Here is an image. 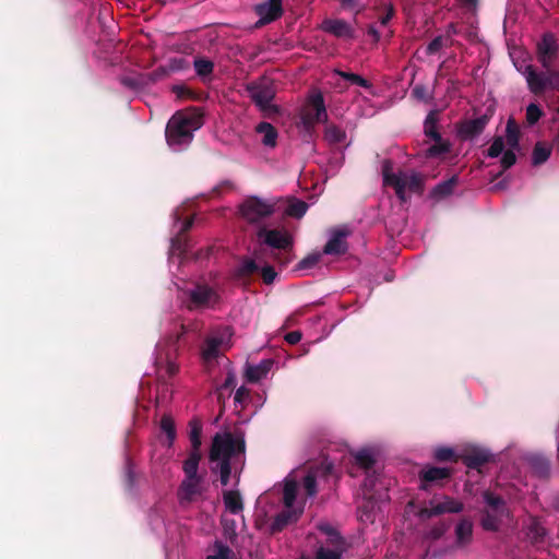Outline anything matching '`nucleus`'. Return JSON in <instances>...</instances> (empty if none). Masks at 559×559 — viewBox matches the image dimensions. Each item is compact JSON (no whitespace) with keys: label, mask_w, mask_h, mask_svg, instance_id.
<instances>
[{"label":"nucleus","mask_w":559,"mask_h":559,"mask_svg":"<svg viewBox=\"0 0 559 559\" xmlns=\"http://www.w3.org/2000/svg\"><path fill=\"white\" fill-rule=\"evenodd\" d=\"M356 464L366 473V479L362 485V496L365 503L358 509V516L361 522H373L376 519V506L378 501L388 500L385 481L374 473L371 475L369 471L374 463V453L370 449H362L355 453Z\"/></svg>","instance_id":"nucleus-1"},{"label":"nucleus","mask_w":559,"mask_h":559,"mask_svg":"<svg viewBox=\"0 0 559 559\" xmlns=\"http://www.w3.org/2000/svg\"><path fill=\"white\" fill-rule=\"evenodd\" d=\"M245 451V440L241 435L219 432L213 438L210 460L213 469L219 472L221 483L226 486L229 481L230 461Z\"/></svg>","instance_id":"nucleus-2"},{"label":"nucleus","mask_w":559,"mask_h":559,"mask_svg":"<svg viewBox=\"0 0 559 559\" xmlns=\"http://www.w3.org/2000/svg\"><path fill=\"white\" fill-rule=\"evenodd\" d=\"M203 124L202 114L197 109L176 112L167 123L165 135L173 151L186 148L193 139L194 131Z\"/></svg>","instance_id":"nucleus-3"},{"label":"nucleus","mask_w":559,"mask_h":559,"mask_svg":"<svg viewBox=\"0 0 559 559\" xmlns=\"http://www.w3.org/2000/svg\"><path fill=\"white\" fill-rule=\"evenodd\" d=\"M520 151L519 128L513 119H509L506 134L493 139L487 155L491 158L501 157L500 164L506 170L516 163V154Z\"/></svg>","instance_id":"nucleus-4"},{"label":"nucleus","mask_w":559,"mask_h":559,"mask_svg":"<svg viewBox=\"0 0 559 559\" xmlns=\"http://www.w3.org/2000/svg\"><path fill=\"white\" fill-rule=\"evenodd\" d=\"M383 183L392 187L401 201H406L414 193L423 190V178L414 171H393L392 164L384 160L382 164Z\"/></svg>","instance_id":"nucleus-5"},{"label":"nucleus","mask_w":559,"mask_h":559,"mask_svg":"<svg viewBox=\"0 0 559 559\" xmlns=\"http://www.w3.org/2000/svg\"><path fill=\"white\" fill-rule=\"evenodd\" d=\"M284 510L272 525L273 531H280L288 523L296 522L305 510L306 500L298 493V484L292 475L284 479L283 488Z\"/></svg>","instance_id":"nucleus-6"},{"label":"nucleus","mask_w":559,"mask_h":559,"mask_svg":"<svg viewBox=\"0 0 559 559\" xmlns=\"http://www.w3.org/2000/svg\"><path fill=\"white\" fill-rule=\"evenodd\" d=\"M483 497L485 509L481 518V526L486 531H498L510 516L506 502L500 497L488 491L484 492Z\"/></svg>","instance_id":"nucleus-7"},{"label":"nucleus","mask_w":559,"mask_h":559,"mask_svg":"<svg viewBox=\"0 0 559 559\" xmlns=\"http://www.w3.org/2000/svg\"><path fill=\"white\" fill-rule=\"evenodd\" d=\"M233 331L228 326L213 330L205 338L201 348V357L205 364L214 362L218 356L231 347Z\"/></svg>","instance_id":"nucleus-8"},{"label":"nucleus","mask_w":559,"mask_h":559,"mask_svg":"<svg viewBox=\"0 0 559 559\" xmlns=\"http://www.w3.org/2000/svg\"><path fill=\"white\" fill-rule=\"evenodd\" d=\"M510 57L513 61L515 69L525 78L528 90L534 94H539L543 87V81L537 76V73L532 64V57L523 49L515 48L510 51Z\"/></svg>","instance_id":"nucleus-9"},{"label":"nucleus","mask_w":559,"mask_h":559,"mask_svg":"<svg viewBox=\"0 0 559 559\" xmlns=\"http://www.w3.org/2000/svg\"><path fill=\"white\" fill-rule=\"evenodd\" d=\"M180 298L189 309L210 308L218 301L217 293L205 285H197L192 289L182 290Z\"/></svg>","instance_id":"nucleus-10"},{"label":"nucleus","mask_w":559,"mask_h":559,"mask_svg":"<svg viewBox=\"0 0 559 559\" xmlns=\"http://www.w3.org/2000/svg\"><path fill=\"white\" fill-rule=\"evenodd\" d=\"M251 99L255 105L263 111H272L275 107L272 105V99L275 95V88L272 80L267 78H261L255 82H252L247 87Z\"/></svg>","instance_id":"nucleus-11"},{"label":"nucleus","mask_w":559,"mask_h":559,"mask_svg":"<svg viewBox=\"0 0 559 559\" xmlns=\"http://www.w3.org/2000/svg\"><path fill=\"white\" fill-rule=\"evenodd\" d=\"M275 205L273 200H262L257 197H251L241 203L240 214L246 221L258 223L269 217L274 212Z\"/></svg>","instance_id":"nucleus-12"},{"label":"nucleus","mask_w":559,"mask_h":559,"mask_svg":"<svg viewBox=\"0 0 559 559\" xmlns=\"http://www.w3.org/2000/svg\"><path fill=\"white\" fill-rule=\"evenodd\" d=\"M300 118L307 129L317 122L326 121L328 112L321 93H313L309 96L307 104L301 110Z\"/></svg>","instance_id":"nucleus-13"},{"label":"nucleus","mask_w":559,"mask_h":559,"mask_svg":"<svg viewBox=\"0 0 559 559\" xmlns=\"http://www.w3.org/2000/svg\"><path fill=\"white\" fill-rule=\"evenodd\" d=\"M319 530L326 535L330 544L333 546V549L321 547L317 552L316 559H342V554L344 551V542L342 537L329 524H321Z\"/></svg>","instance_id":"nucleus-14"},{"label":"nucleus","mask_w":559,"mask_h":559,"mask_svg":"<svg viewBox=\"0 0 559 559\" xmlns=\"http://www.w3.org/2000/svg\"><path fill=\"white\" fill-rule=\"evenodd\" d=\"M429 508L420 511L421 518H430L442 513H457L463 510V504L450 497H435L430 500Z\"/></svg>","instance_id":"nucleus-15"},{"label":"nucleus","mask_w":559,"mask_h":559,"mask_svg":"<svg viewBox=\"0 0 559 559\" xmlns=\"http://www.w3.org/2000/svg\"><path fill=\"white\" fill-rule=\"evenodd\" d=\"M557 39L554 34L546 33L542 40L537 45L538 61L542 67L546 70L552 64L556 51H557Z\"/></svg>","instance_id":"nucleus-16"},{"label":"nucleus","mask_w":559,"mask_h":559,"mask_svg":"<svg viewBox=\"0 0 559 559\" xmlns=\"http://www.w3.org/2000/svg\"><path fill=\"white\" fill-rule=\"evenodd\" d=\"M321 28L341 39H352L355 34L353 26L340 19H329L323 21Z\"/></svg>","instance_id":"nucleus-17"},{"label":"nucleus","mask_w":559,"mask_h":559,"mask_svg":"<svg viewBox=\"0 0 559 559\" xmlns=\"http://www.w3.org/2000/svg\"><path fill=\"white\" fill-rule=\"evenodd\" d=\"M259 24H266L282 15V0H267L255 7Z\"/></svg>","instance_id":"nucleus-18"},{"label":"nucleus","mask_w":559,"mask_h":559,"mask_svg":"<svg viewBox=\"0 0 559 559\" xmlns=\"http://www.w3.org/2000/svg\"><path fill=\"white\" fill-rule=\"evenodd\" d=\"M259 238L263 239L266 245L276 249H286L292 245L290 236L286 231L261 229Z\"/></svg>","instance_id":"nucleus-19"},{"label":"nucleus","mask_w":559,"mask_h":559,"mask_svg":"<svg viewBox=\"0 0 559 559\" xmlns=\"http://www.w3.org/2000/svg\"><path fill=\"white\" fill-rule=\"evenodd\" d=\"M349 231L346 228L337 229L333 231L323 249L325 254H341L347 249L345 238Z\"/></svg>","instance_id":"nucleus-20"},{"label":"nucleus","mask_w":559,"mask_h":559,"mask_svg":"<svg viewBox=\"0 0 559 559\" xmlns=\"http://www.w3.org/2000/svg\"><path fill=\"white\" fill-rule=\"evenodd\" d=\"M272 359H263L257 365H248L246 367V378L250 382H258L269 374L273 367Z\"/></svg>","instance_id":"nucleus-21"},{"label":"nucleus","mask_w":559,"mask_h":559,"mask_svg":"<svg viewBox=\"0 0 559 559\" xmlns=\"http://www.w3.org/2000/svg\"><path fill=\"white\" fill-rule=\"evenodd\" d=\"M201 480L199 477H186L182 481L179 498L181 501H192L201 492Z\"/></svg>","instance_id":"nucleus-22"},{"label":"nucleus","mask_w":559,"mask_h":559,"mask_svg":"<svg viewBox=\"0 0 559 559\" xmlns=\"http://www.w3.org/2000/svg\"><path fill=\"white\" fill-rule=\"evenodd\" d=\"M255 132L261 136V143L265 147L274 148L277 144L278 133L269 122H260L255 127Z\"/></svg>","instance_id":"nucleus-23"},{"label":"nucleus","mask_w":559,"mask_h":559,"mask_svg":"<svg viewBox=\"0 0 559 559\" xmlns=\"http://www.w3.org/2000/svg\"><path fill=\"white\" fill-rule=\"evenodd\" d=\"M223 499L226 510L230 513L239 514L242 511V499L238 491L227 490L224 492Z\"/></svg>","instance_id":"nucleus-24"},{"label":"nucleus","mask_w":559,"mask_h":559,"mask_svg":"<svg viewBox=\"0 0 559 559\" xmlns=\"http://www.w3.org/2000/svg\"><path fill=\"white\" fill-rule=\"evenodd\" d=\"M489 452L483 449L473 448L471 453L464 454V463L468 467H477L489 460Z\"/></svg>","instance_id":"nucleus-25"},{"label":"nucleus","mask_w":559,"mask_h":559,"mask_svg":"<svg viewBox=\"0 0 559 559\" xmlns=\"http://www.w3.org/2000/svg\"><path fill=\"white\" fill-rule=\"evenodd\" d=\"M486 124H487L486 117H480L477 119L468 120L462 126L461 133L464 136L477 135L484 130Z\"/></svg>","instance_id":"nucleus-26"},{"label":"nucleus","mask_w":559,"mask_h":559,"mask_svg":"<svg viewBox=\"0 0 559 559\" xmlns=\"http://www.w3.org/2000/svg\"><path fill=\"white\" fill-rule=\"evenodd\" d=\"M473 534V524L468 520H462L455 528L456 540L460 545L469 543Z\"/></svg>","instance_id":"nucleus-27"},{"label":"nucleus","mask_w":559,"mask_h":559,"mask_svg":"<svg viewBox=\"0 0 559 559\" xmlns=\"http://www.w3.org/2000/svg\"><path fill=\"white\" fill-rule=\"evenodd\" d=\"M324 139L330 144H341L346 140V133L341 128L330 124L325 128Z\"/></svg>","instance_id":"nucleus-28"},{"label":"nucleus","mask_w":559,"mask_h":559,"mask_svg":"<svg viewBox=\"0 0 559 559\" xmlns=\"http://www.w3.org/2000/svg\"><path fill=\"white\" fill-rule=\"evenodd\" d=\"M550 146L544 143H537L533 150L532 162L534 165H540L545 163L550 156Z\"/></svg>","instance_id":"nucleus-29"},{"label":"nucleus","mask_w":559,"mask_h":559,"mask_svg":"<svg viewBox=\"0 0 559 559\" xmlns=\"http://www.w3.org/2000/svg\"><path fill=\"white\" fill-rule=\"evenodd\" d=\"M200 454L198 451H193L189 457L185 461L183 471L186 477H198V467H199Z\"/></svg>","instance_id":"nucleus-30"},{"label":"nucleus","mask_w":559,"mask_h":559,"mask_svg":"<svg viewBox=\"0 0 559 559\" xmlns=\"http://www.w3.org/2000/svg\"><path fill=\"white\" fill-rule=\"evenodd\" d=\"M450 471L444 467H428L423 472V478L427 481H433L447 478Z\"/></svg>","instance_id":"nucleus-31"},{"label":"nucleus","mask_w":559,"mask_h":559,"mask_svg":"<svg viewBox=\"0 0 559 559\" xmlns=\"http://www.w3.org/2000/svg\"><path fill=\"white\" fill-rule=\"evenodd\" d=\"M425 134L431 140H439L441 135L437 131V116L435 112H430L424 123Z\"/></svg>","instance_id":"nucleus-32"},{"label":"nucleus","mask_w":559,"mask_h":559,"mask_svg":"<svg viewBox=\"0 0 559 559\" xmlns=\"http://www.w3.org/2000/svg\"><path fill=\"white\" fill-rule=\"evenodd\" d=\"M457 182L456 177H452L451 179L439 183L432 191L435 198H443L452 193L453 188Z\"/></svg>","instance_id":"nucleus-33"},{"label":"nucleus","mask_w":559,"mask_h":559,"mask_svg":"<svg viewBox=\"0 0 559 559\" xmlns=\"http://www.w3.org/2000/svg\"><path fill=\"white\" fill-rule=\"evenodd\" d=\"M537 76L543 81L544 85L540 93L546 88H559V71H552L548 74L537 73Z\"/></svg>","instance_id":"nucleus-34"},{"label":"nucleus","mask_w":559,"mask_h":559,"mask_svg":"<svg viewBox=\"0 0 559 559\" xmlns=\"http://www.w3.org/2000/svg\"><path fill=\"white\" fill-rule=\"evenodd\" d=\"M433 141L435 143L430 145L426 151V155L428 157H439L449 151V144L441 138H439V140Z\"/></svg>","instance_id":"nucleus-35"},{"label":"nucleus","mask_w":559,"mask_h":559,"mask_svg":"<svg viewBox=\"0 0 559 559\" xmlns=\"http://www.w3.org/2000/svg\"><path fill=\"white\" fill-rule=\"evenodd\" d=\"M307 210H308V204L306 202L300 201V200H294L289 203V205L286 210V213L289 216L300 218L306 214Z\"/></svg>","instance_id":"nucleus-36"},{"label":"nucleus","mask_w":559,"mask_h":559,"mask_svg":"<svg viewBox=\"0 0 559 559\" xmlns=\"http://www.w3.org/2000/svg\"><path fill=\"white\" fill-rule=\"evenodd\" d=\"M215 554L209 555L206 559H237L234 551L222 543H215Z\"/></svg>","instance_id":"nucleus-37"},{"label":"nucleus","mask_w":559,"mask_h":559,"mask_svg":"<svg viewBox=\"0 0 559 559\" xmlns=\"http://www.w3.org/2000/svg\"><path fill=\"white\" fill-rule=\"evenodd\" d=\"M160 429L166 435L168 440V445L173 443L176 437L174 421L170 417L164 416L160 420Z\"/></svg>","instance_id":"nucleus-38"},{"label":"nucleus","mask_w":559,"mask_h":559,"mask_svg":"<svg viewBox=\"0 0 559 559\" xmlns=\"http://www.w3.org/2000/svg\"><path fill=\"white\" fill-rule=\"evenodd\" d=\"M201 431L202 427L199 421L193 420L190 423V440L194 451H198L201 444Z\"/></svg>","instance_id":"nucleus-39"},{"label":"nucleus","mask_w":559,"mask_h":559,"mask_svg":"<svg viewBox=\"0 0 559 559\" xmlns=\"http://www.w3.org/2000/svg\"><path fill=\"white\" fill-rule=\"evenodd\" d=\"M194 69L201 76H206L213 71V62L207 59H195Z\"/></svg>","instance_id":"nucleus-40"},{"label":"nucleus","mask_w":559,"mask_h":559,"mask_svg":"<svg viewBox=\"0 0 559 559\" xmlns=\"http://www.w3.org/2000/svg\"><path fill=\"white\" fill-rule=\"evenodd\" d=\"M337 73L345 80L349 81L352 84L359 85V86L366 87V88L370 87V84L368 83V81L358 74L350 73V72H343V71H340Z\"/></svg>","instance_id":"nucleus-41"},{"label":"nucleus","mask_w":559,"mask_h":559,"mask_svg":"<svg viewBox=\"0 0 559 559\" xmlns=\"http://www.w3.org/2000/svg\"><path fill=\"white\" fill-rule=\"evenodd\" d=\"M320 259H321V253H319V252L309 254L308 257H306L298 263V270L304 271V270L312 269L313 266H316L319 263Z\"/></svg>","instance_id":"nucleus-42"},{"label":"nucleus","mask_w":559,"mask_h":559,"mask_svg":"<svg viewBox=\"0 0 559 559\" xmlns=\"http://www.w3.org/2000/svg\"><path fill=\"white\" fill-rule=\"evenodd\" d=\"M302 486L307 492V497H314V495L317 493L316 476L312 473H309L307 476H305Z\"/></svg>","instance_id":"nucleus-43"},{"label":"nucleus","mask_w":559,"mask_h":559,"mask_svg":"<svg viewBox=\"0 0 559 559\" xmlns=\"http://www.w3.org/2000/svg\"><path fill=\"white\" fill-rule=\"evenodd\" d=\"M542 115L543 111L536 104H530L526 107V120L530 124L536 123Z\"/></svg>","instance_id":"nucleus-44"},{"label":"nucleus","mask_w":559,"mask_h":559,"mask_svg":"<svg viewBox=\"0 0 559 559\" xmlns=\"http://www.w3.org/2000/svg\"><path fill=\"white\" fill-rule=\"evenodd\" d=\"M528 530H530L528 535L535 539H537L546 534L545 528L542 526V524L536 519L532 520V523H531Z\"/></svg>","instance_id":"nucleus-45"},{"label":"nucleus","mask_w":559,"mask_h":559,"mask_svg":"<svg viewBox=\"0 0 559 559\" xmlns=\"http://www.w3.org/2000/svg\"><path fill=\"white\" fill-rule=\"evenodd\" d=\"M435 457L438 461H450L454 457V452L451 448L441 447L436 449Z\"/></svg>","instance_id":"nucleus-46"},{"label":"nucleus","mask_w":559,"mask_h":559,"mask_svg":"<svg viewBox=\"0 0 559 559\" xmlns=\"http://www.w3.org/2000/svg\"><path fill=\"white\" fill-rule=\"evenodd\" d=\"M532 465L536 468V471L540 474L548 471V462L543 456H533L531 457Z\"/></svg>","instance_id":"nucleus-47"},{"label":"nucleus","mask_w":559,"mask_h":559,"mask_svg":"<svg viewBox=\"0 0 559 559\" xmlns=\"http://www.w3.org/2000/svg\"><path fill=\"white\" fill-rule=\"evenodd\" d=\"M261 273H262L263 281L266 284L273 283L276 277V272L270 265L263 266L261 269Z\"/></svg>","instance_id":"nucleus-48"},{"label":"nucleus","mask_w":559,"mask_h":559,"mask_svg":"<svg viewBox=\"0 0 559 559\" xmlns=\"http://www.w3.org/2000/svg\"><path fill=\"white\" fill-rule=\"evenodd\" d=\"M259 270V265L254 260L245 261L242 264V272L250 274Z\"/></svg>","instance_id":"nucleus-49"},{"label":"nucleus","mask_w":559,"mask_h":559,"mask_svg":"<svg viewBox=\"0 0 559 559\" xmlns=\"http://www.w3.org/2000/svg\"><path fill=\"white\" fill-rule=\"evenodd\" d=\"M249 396V391L245 386H240L235 393V402L242 403Z\"/></svg>","instance_id":"nucleus-50"},{"label":"nucleus","mask_w":559,"mask_h":559,"mask_svg":"<svg viewBox=\"0 0 559 559\" xmlns=\"http://www.w3.org/2000/svg\"><path fill=\"white\" fill-rule=\"evenodd\" d=\"M442 39L440 37L435 38L427 47L429 53L438 51L441 47Z\"/></svg>","instance_id":"nucleus-51"},{"label":"nucleus","mask_w":559,"mask_h":559,"mask_svg":"<svg viewBox=\"0 0 559 559\" xmlns=\"http://www.w3.org/2000/svg\"><path fill=\"white\" fill-rule=\"evenodd\" d=\"M285 340L289 344H296L301 340V334L297 331H294V332L286 334Z\"/></svg>","instance_id":"nucleus-52"},{"label":"nucleus","mask_w":559,"mask_h":559,"mask_svg":"<svg viewBox=\"0 0 559 559\" xmlns=\"http://www.w3.org/2000/svg\"><path fill=\"white\" fill-rule=\"evenodd\" d=\"M185 66H186V62H185L183 59H175L170 63V70L171 71H179V70L183 69Z\"/></svg>","instance_id":"nucleus-53"},{"label":"nucleus","mask_w":559,"mask_h":559,"mask_svg":"<svg viewBox=\"0 0 559 559\" xmlns=\"http://www.w3.org/2000/svg\"><path fill=\"white\" fill-rule=\"evenodd\" d=\"M447 527L444 524H440L439 526H437L436 528H433L430 533V536L432 538H439L444 532H445Z\"/></svg>","instance_id":"nucleus-54"},{"label":"nucleus","mask_w":559,"mask_h":559,"mask_svg":"<svg viewBox=\"0 0 559 559\" xmlns=\"http://www.w3.org/2000/svg\"><path fill=\"white\" fill-rule=\"evenodd\" d=\"M393 16V9L390 8L384 16L381 17L380 23L385 25Z\"/></svg>","instance_id":"nucleus-55"},{"label":"nucleus","mask_w":559,"mask_h":559,"mask_svg":"<svg viewBox=\"0 0 559 559\" xmlns=\"http://www.w3.org/2000/svg\"><path fill=\"white\" fill-rule=\"evenodd\" d=\"M342 5L346 7V8H354L355 4H356V1L355 0H338Z\"/></svg>","instance_id":"nucleus-56"},{"label":"nucleus","mask_w":559,"mask_h":559,"mask_svg":"<svg viewBox=\"0 0 559 559\" xmlns=\"http://www.w3.org/2000/svg\"><path fill=\"white\" fill-rule=\"evenodd\" d=\"M177 371V366L174 364V362H168L167 364V372L169 374H173Z\"/></svg>","instance_id":"nucleus-57"},{"label":"nucleus","mask_w":559,"mask_h":559,"mask_svg":"<svg viewBox=\"0 0 559 559\" xmlns=\"http://www.w3.org/2000/svg\"><path fill=\"white\" fill-rule=\"evenodd\" d=\"M191 224H192V221H191V219L186 221V222L183 223L182 227H181V230H182V231H183V230H187L188 228H190Z\"/></svg>","instance_id":"nucleus-58"},{"label":"nucleus","mask_w":559,"mask_h":559,"mask_svg":"<svg viewBox=\"0 0 559 559\" xmlns=\"http://www.w3.org/2000/svg\"><path fill=\"white\" fill-rule=\"evenodd\" d=\"M463 4L473 7L476 3V0H460Z\"/></svg>","instance_id":"nucleus-59"},{"label":"nucleus","mask_w":559,"mask_h":559,"mask_svg":"<svg viewBox=\"0 0 559 559\" xmlns=\"http://www.w3.org/2000/svg\"><path fill=\"white\" fill-rule=\"evenodd\" d=\"M555 509L559 511V498L555 501Z\"/></svg>","instance_id":"nucleus-60"},{"label":"nucleus","mask_w":559,"mask_h":559,"mask_svg":"<svg viewBox=\"0 0 559 559\" xmlns=\"http://www.w3.org/2000/svg\"><path fill=\"white\" fill-rule=\"evenodd\" d=\"M370 33H372V34H373V36L378 37V32H377L374 28H371V29H370Z\"/></svg>","instance_id":"nucleus-61"}]
</instances>
